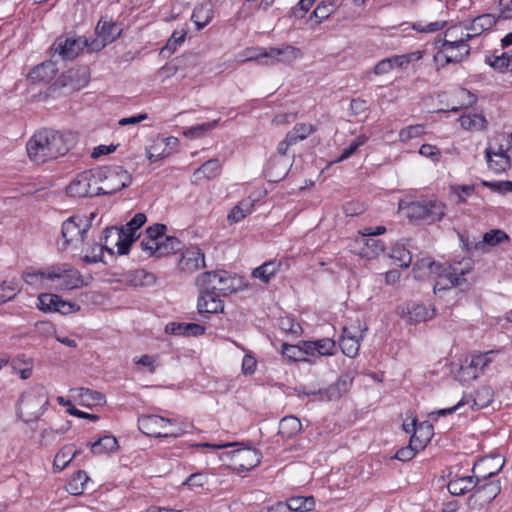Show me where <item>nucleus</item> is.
Here are the masks:
<instances>
[{"instance_id": "4468645a", "label": "nucleus", "mask_w": 512, "mask_h": 512, "mask_svg": "<svg viewBox=\"0 0 512 512\" xmlns=\"http://www.w3.org/2000/svg\"><path fill=\"white\" fill-rule=\"evenodd\" d=\"M440 44L439 51L434 55V61L445 66L450 63H459L470 54L468 44L443 45Z\"/></svg>"}, {"instance_id": "f704fd0d", "label": "nucleus", "mask_w": 512, "mask_h": 512, "mask_svg": "<svg viewBox=\"0 0 512 512\" xmlns=\"http://www.w3.org/2000/svg\"><path fill=\"white\" fill-rule=\"evenodd\" d=\"M301 428V422L297 417L287 416L279 423V434L284 438H291L300 432Z\"/></svg>"}, {"instance_id": "5fc2aeb1", "label": "nucleus", "mask_w": 512, "mask_h": 512, "mask_svg": "<svg viewBox=\"0 0 512 512\" xmlns=\"http://www.w3.org/2000/svg\"><path fill=\"white\" fill-rule=\"evenodd\" d=\"M131 282L134 285L150 286L155 284L156 277L153 273L147 272L144 269H138L132 273Z\"/></svg>"}, {"instance_id": "f3484780", "label": "nucleus", "mask_w": 512, "mask_h": 512, "mask_svg": "<svg viewBox=\"0 0 512 512\" xmlns=\"http://www.w3.org/2000/svg\"><path fill=\"white\" fill-rule=\"evenodd\" d=\"M352 327H344L342 336L339 340V346L344 355L353 358L358 355L360 349V341L363 338V332L367 330L352 331Z\"/></svg>"}, {"instance_id": "412c9836", "label": "nucleus", "mask_w": 512, "mask_h": 512, "mask_svg": "<svg viewBox=\"0 0 512 512\" xmlns=\"http://www.w3.org/2000/svg\"><path fill=\"white\" fill-rule=\"evenodd\" d=\"M55 45V51L58 52L63 59H74L87 45V40L82 37L77 39L66 38L64 40L60 38Z\"/></svg>"}, {"instance_id": "9d476101", "label": "nucleus", "mask_w": 512, "mask_h": 512, "mask_svg": "<svg viewBox=\"0 0 512 512\" xmlns=\"http://www.w3.org/2000/svg\"><path fill=\"white\" fill-rule=\"evenodd\" d=\"M353 379L350 375H341L337 381L326 388H312L301 386L296 388L297 395L300 396H319L322 401H332L341 398L347 393L352 385Z\"/></svg>"}, {"instance_id": "c9c22d12", "label": "nucleus", "mask_w": 512, "mask_h": 512, "mask_svg": "<svg viewBox=\"0 0 512 512\" xmlns=\"http://www.w3.org/2000/svg\"><path fill=\"white\" fill-rule=\"evenodd\" d=\"M22 287L17 279L3 281L0 284V305L14 299L20 293Z\"/></svg>"}, {"instance_id": "603ef678", "label": "nucleus", "mask_w": 512, "mask_h": 512, "mask_svg": "<svg viewBox=\"0 0 512 512\" xmlns=\"http://www.w3.org/2000/svg\"><path fill=\"white\" fill-rule=\"evenodd\" d=\"M281 353L289 362L307 361V359L303 357V351H301L300 345L283 343Z\"/></svg>"}, {"instance_id": "c03bdc74", "label": "nucleus", "mask_w": 512, "mask_h": 512, "mask_svg": "<svg viewBox=\"0 0 512 512\" xmlns=\"http://www.w3.org/2000/svg\"><path fill=\"white\" fill-rule=\"evenodd\" d=\"M209 475L206 472H196L188 476L182 483L183 486H188L190 490L199 493L204 490L208 484Z\"/></svg>"}, {"instance_id": "7ed1b4c3", "label": "nucleus", "mask_w": 512, "mask_h": 512, "mask_svg": "<svg viewBox=\"0 0 512 512\" xmlns=\"http://www.w3.org/2000/svg\"><path fill=\"white\" fill-rule=\"evenodd\" d=\"M49 404L48 393L43 385H35L23 392L18 403V414L26 422L37 421Z\"/></svg>"}, {"instance_id": "a18cd8bd", "label": "nucleus", "mask_w": 512, "mask_h": 512, "mask_svg": "<svg viewBox=\"0 0 512 512\" xmlns=\"http://www.w3.org/2000/svg\"><path fill=\"white\" fill-rule=\"evenodd\" d=\"M75 458V453L72 452V444L65 445L58 451L54 458L53 467L57 471L64 470L68 464Z\"/></svg>"}, {"instance_id": "58836bf2", "label": "nucleus", "mask_w": 512, "mask_h": 512, "mask_svg": "<svg viewBox=\"0 0 512 512\" xmlns=\"http://www.w3.org/2000/svg\"><path fill=\"white\" fill-rule=\"evenodd\" d=\"M290 511L308 512L314 509L315 500L312 496H297L287 500Z\"/></svg>"}, {"instance_id": "de8ad7c7", "label": "nucleus", "mask_w": 512, "mask_h": 512, "mask_svg": "<svg viewBox=\"0 0 512 512\" xmlns=\"http://www.w3.org/2000/svg\"><path fill=\"white\" fill-rule=\"evenodd\" d=\"M59 295L52 293H42L37 299V308L43 312H56L59 302Z\"/></svg>"}, {"instance_id": "e433bc0d", "label": "nucleus", "mask_w": 512, "mask_h": 512, "mask_svg": "<svg viewBox=\"0 0 512 512\" xmlns=\"http://www.w3.org/2000/svg\"><path fill=\"white\" fill-rule=\"evenodd\" d=\"M181 248V242L177 237L165 236L159 242L155 243V250H158V257L174 253Z\"/></svg>"}, {"instance_id": "774afa93", "label": "nucleus", "mask_w": 512, "mask_h": 512, "mask_svg": "<svg viewBox=\"0 0 512 512\" xmlns=\"http://www.w3.org/2000/svg\"><path fill=\"white\" fill-rule=\"evenodd\" d=\"M419 153L424 157L430 158L434 162H438L441 157L440 149L431 144H423L419 149Z\"/></svg>"}, {"instance_id": "0eeeda50", "label": "nucleus", "mask_w": 512, "mask_h": 512, "mask_svg": "<svg viewBox=\"0 0 512 512\" xmlns=\"http://www.w3.org/2000/svg\"><path fill=\"white\" fill-rule=\"evenodd\" d=\"M406 210V215L411 220L424 221L428 224L440 221L445 215L446 206L437 199H421L399 206Z\"/></svg>"}, {"instance_id": "6e6552de", "label": "nucleus", "mask_w": 512, "mask_h": 512, "mask_svg": "<svg viewBox=\"0 0 512 512\" xmlns=\"http://www.w3.org/2000/svg\"><path fill=\"white\" fill-rule=\"evenodd\" d=\"M47 280L56 290L78 289L85 285L81 273L67 263L47 267Z\"/></svg>"}, {"instance_id": "e2e57ef3", "label": "nucleus", "mask_w": 512, "mask_h": 512, "mask_svg": "<svg viewBox=\"0 0 512 512\" xmlns=\"http://www.w3.org/2000/svg\"><path fill=\"white\" fill-rule=\"evenodd\" d=\"M420 450L421 449L416 448L415 445L410 441L408 446L402 447L396 452L395 458L404 462L409 461L413 459L416 453Z\"/></svg>"}, {"instance_id": "79ce46f5", "label": "nucleus", "mask_w": 512, "mask_h": 512, "mask_svg": "<svg viewBox=\"0 0 512 512\" xmlns=\"http://www.w3.org/2000/svg\"><path fill=\"white\" fill-rule=\"evenodd\" d=\"M253 203L250 199L242 200L228 214L227 219L232 223H237L251 213Z\"/></svg>"}, {"instance_id": "9b49d317", "label": "nucleus", "mask_w": 512, "mask_h": 512, "mask_svg": "<svg viewBox=\"0 0 512 512\" xmlns=\"http://www.w3.org/2000/svg\"><path fill=\"white\" fill-rule=\"evenodd\" d=\"M471 270V265L461 268L459 265L440 264V268L434 273L436 276L435 284L433 286L434 293L437 294L441 291H446L456 286H460L466 281L463 276Z\"/></svg>"}, {"instance_id": "a211bd4d", "label": "nucleus", "mask_w": 512, "mask_h": 512, "mask_svg": "<svg viewBox=\"0 0 512 512\" xmlns=\"http://www.w3.org/2000/svg\"><path fill=\"white\" fill-rule=\"evenodd\" d=\"M179 269L183 272L193 273L205 267V256L202 250L196 246L187 248L178 263Z\"/></svg>"}, {"instance_id": "2f4dec72", "label": "nucleus", "mask_w": 512, "mask_h": 512, "mask_svg": "<svg viewBox=\"0 0 512 512\" xmlns=\"http://www.w3.org/2000/svg\"><path fill=\"white\" fill-rule=\"evenodd\" d=\"M281 262L271 260L263 263L252 271V276L268 283L279 271Z\"/></svg>"}, {"instance_id": "72a5a7b5", "label": "nucleus", "mask_w": 512, "mask_h": 512, "mask_svg": "<svg viewBox=\"0 0 512 512\" xmlns=\"http://www.w3.org/2000/svg\"><path fill=\"white\" fill-rule=\"evenodd\" d=\"M221 170V164L218 159L213 158L209 159L205 163H203L195 172L194 176L200 179H213L215 178Z\"/></svg>"}, {"instance_id": "052dcab7", "label": "nucleus", "mask_w": 512, "mask_h": 512, "mask_svg": "<svg viewBox=\"0 0 512 512\" xmlns=\"http://www.w3.org/2000/svg\"><path fill=\"white\" fill-rule=\"evenodd\" d=\"M317 354L320 356H330L335 352V341L330 338H323L315 341Z\"/></svg>"}, {"instance_id": "338daca9", "label": "nucleus", "mask_w": 512, "mask_h": 512, "mask_svg": "<svg viewBox=\"0 0 512 512\" xmlns=\"http://www.w3.org/2000/svg\"><path fill=\"white\" fill-rule=\"evenodd\" d=\"M80 309H81V307L77 303L71 302V301H65L62 299L61 296L59 297V302H58L56 312H58L62 315H69V314L78 312Z\"/></svg>"}, {"instance_id": "49530a36", "label": "nucleus", "mask_w": 512, "mask_h": 512, "mask_svg": "<svg viewBox=\"0 0 512 512\" xmlns=\"http://www.w3.org/2000/svg\"><path fill=\"white\" fill-rule=\"evenodd\" d=\"M472 399V409H481L487 407L492 402V391L489 387H483L476 391L475 396L466 397V400L470 402Z\"/></svg>"}, {"instance_id": "f8f14e48", "label": "nucleus", "mask_w": 512, "mask_h": 512, "mask_svg": "<svg viewBox=\"0 0 512 512\" xmlns=\"http://www.w3.org/2000/svg\"><path fill=\"white\" fill-rule=\"evenodd\" d=\"M174 419L165 418L159 415H143L138 419V428L146 436L154 438L162 437H179L185 431L182 427H178L176 431H162L165 424H172Z\"/></svg>"}, {"instance_id": "bb28decb", "label": "nucleus", "mask_w": 512, "mask_h": 512, "mask_svg": "<svg viewBox=\"0 0 512 512\" xmlns=\"http://www.w3.org/2000/svg\"><path fill=\"white\" fill-rule=\"evenodd\" d=\"M464 27L461 25H455L448 28L444 33V38H438L435 41V45L443 43V45H454V44H467V41L471 39L469 33L464 32Z\"/></svg>"}, {"instance_id": "f03ea898", "label": "nucleus", "mask_w": 512, "mask_h": 512, "mask_svg": "<svg viewBox=\"0 0 512 512\" xmlns=\"http://www.w3.org/2000/svg\"><path fill=\"white\" fill-rule=\"evenodd\" d=\"M70 135L55 130L43 129L36 132L27 142L29 158L37 164L55 160L65 155L71 147Z\"/></svg>"}, {"instance_id": "4c0bfd02", "label": "nucleus", "mask_w": 512, "mask_h": 512, "mask_svg": "<svg viewBox=\"0 0 512 512\" xmlns=\"http://www.w3.org/2000/svg\"><path fill=\"white\" fill-rule=\"evenodd\" d=\"M459 239L462 244V248L472 256L477 253H487L488 249H486L485 244L482 240H478L476 237H470L464 233H458Z\"/></svg>"}, {"instance_id": "37998d69", "label": "nucleus", "mask_w": 512, "mask_h": 512, "mask_svg": "<svg viewBox=\"0 0 512 512\" xmlns=\"http://www.w3.org/2000/svg\"><path fill=\"white\" fill-rule=\"evenodd\" d=\"M89 477L83 470H79L70 479L67 486V491L72 495H80L84 492L85 486Z\"/></svg>"}, {"instance_id": "f257e3e1", "label": "nucleus", "mask_w": 512, "mask_h": 512, "mask_svg": "<svg viewBox=\"0 0 512 512\" xmlns=\"http://www.w3.org/2000/svg\"><path fill=\"white\" fill-rule=\"evenodd\" d=\"M195 284L199 290L197 309L200 314L222 312L224 303L220 297L237 291L236 277L225 270L203 272L197 276Z\"/></svg>"}, {"instance_id": "864d4df0", "label": "nucleus", "mask_w": 512, "mask_h": 512, "mask_svg": "<svg viewBox=\"0 0 512 512\" xmlns=\"http://www.w3.org/2000/svg\"><path fill=\"white\" fill-rule=\"evenodd\" d=\"M47 70H52V65L42 63L30 71L29 78L33 82H48L52 75Z\"/></svg>"}, {"instance_id": "dca6fc26", "label": "nucleus", "mask_w": 512, "mask_h": 512, "mask_svg": "<svg viewBox=\"0 0 512 512\" xmlns=\"http://www.w3.org/2000/svg\"><path fill=\"white\" fill-rule=\"evenodd\" d=\"M234 461L235 468L238 471H250L260 464L262 454L253 448H241L230 452Z\"/></svg>"}, {"instance_id": "393cba45", "label": "nucleus", "mask_w": 512, "mask_h": 512, "mask_svg": "<svg viewBox=\"0 0 512 512\" xmlns=\"http://www.w3.org/2000/svg\"><path fill=\"white\" fill-rule=\"evenodd\" d=\"M496 23L497 18L493 14H483L474 18L469 24H466L464 29L473 39L484 31L491 29Z\"/></svg>"}, {"instance_id": "13d9d810", "label": "nucleus", "mask_w": 512, "mask_h": 512, "mask_svg": "<svg viewBox=\"0 0 512 512\" xmlns=\"http://www.w3.org/2000/svg\"><path fill=\"white\" fill-rule=\"evenodd\" d=\"M46 273L47 268L37 271H25L22 274V278L27 284L37 286L42 283L43 280H47Z\"/></svg>"}, {"instance_id": "c85d7f7f", "label": "nucleus", "mask_w": 512, "mask_h": 512, "mask_svg": "<svg viewBox=\"0 0 512 512\" xmlns=\"http://www.w3.org/2000/svg\"><path fill=\"white\" fill-rule=\"evenodd\" d=\"M440 268V263H436L432 258L425 257L419 259L413 265V274L416 279H423L425 277L434 275L437 269Z\"/></svg>"}, {"instance_id": "b1692460", "label": "nucleus", "mask_w": 512, "mask_h": 512, "mask_svg": "<svg viewBox=\"0 0 512 512\" xmlns=\"http://www.w3.org/2000/svg\"><path fill=\"white\" fill-rule=\"evenodd\" d=\"M122 30L121 24L101 18L96 26V32L103 42L101 47L112 43L120 37Z\"/></svg>"}, {"instance_id": "5701e85b", "label": "nucleus", "mask_w": 512, "mask_h": 512, "mask_svg": "<svg viewBox=\"0 0 512 512\" xmlns=\"http://www.w3.org/2000/svg\"><path fill=\"white\" fill-rule=\"evenodd\" d=\"M485 158L489 169L496 174H500L510 168V157L500 147L498 151H493L491 147L485 149Z\"/></svg>"}, {"instance_id": "09e8293b", "label": "nucleus", "mask_w": 512, "mask_h": 512, "mask_svg": "<svg viewBox=\"0 0 512 512\" xmlns=\"http://www.w3.org/2000/svg\"><path fill=\"white\" fill-rule=\"evenodd\" d=\"M390 257L398 262L400 267H408L412 261L410 251L402 244H396L391 249Z\"/></svg>"}, {"instance_id": "680f3d73", "label": "nucleus", "mask_w": 512, "mask_h": 512, "mask_svg": "<svg viewBox=\"0 0 512 512\" xmlns=\"http://www.w3.org/2000/svg\"><path fill=\"white\" fill-rule=\"evenodd\" d=\"M166 230V225L161 223H155L146 229V236L147 238H150L154 242H159L161 239H163Z\"/></svg>"}, {"instance_id": "3c124183", "label": "nucleus", "mask_w": 512, "mask_h": 512, "mask_svg": "<svg viewBox=\"0 0 512 512\" xmlns=\"http://www.w3.org/2000/svg\"><path fill=\"white\" fill-rule=\"evenodd\" d=\"M509 237L508 235L500 230V229H493L489 232H486L483 235V243L485 244L486 249L489 250L490 247H494L504 241H508Z\"/></svg>"}, {"instance_id": "a878e982", "label": "nucleus", "mask_w": 512, "mask_h": 512, "mask_svg": "<svg viewBox=\"0 0 512 512\" xmlns=\"http://www.w3.org/2000/svg\"><path fill=\"white\" fill-rule=\"evenodd\" d=\"M165 331L179 336H200L205 333V327L197 323L171 322L166 325Z\"/></svg>"}, {"instance_id": "1a4fd4ad", "label": "nucleus", "mask_w": 512, "mask_h": 512, "mask_svg": "<svg viewBox=\"0 0 512 512\" xmlns=\"http://www.w3.org/2000/svg\"><path fill=\"white\" fill-rule=\"evenodd\" d=\"M90 229V220L81 215H73L62 223L61 228V250H66L69 246L78 247L83 244Z\"/></svg>"}, {"instance_id": "cd10ccee", "label": "nucleus", "mask_w": 512, "mask_h": 512, "mask_svg": "<svg viewBox=\"0 0 512 512\" xmlns=\"http://www.w3.org/2000/svg\"><path fill=\"white\" fill-rule=\"evenodd\" d=\"M475 474L472 476L455 477L449 480L447 489L454 496L464 495L469 491H474Z\"/></svg>"}, {"instance_id": "ddd939ff", "label": "nucleus", "mask_w": 512, "mask_h": 512, "mask_svg": "<svg viewBox=\"0 0 512 512\" xmlns=\"http://www.w3.org/2000/svg\"><path fill=\"white\" fill-rule=\"evenodd\" d=\"M94 170L79 173L67 186L66 192L71 197H95L99 196Z\"/></svg>"}, {"instance_id": "6ab92c4d", "label": "nucleus", "mask_w": 512, "mask_h": 512, "mask_svg": "<svg viewBox=\"0 0 512 512\" xmlns=\"http://www.w3.org/2000/svg\"><path fill=\"white\" fill-rule=\"evenodd\" d=\"M498 350H489L486 352H475L471 355V361L466 367L462 366L461 371L467 373L469 377L477 378V372L484 370L494 359Z\"/></svg>"}, {"instance_id": "bf43d9fd", "label": "nucleus", "mask_w": 512, "mask_h": 512, "mask_svg": "<svg viewBox=\"0 0 512 512\" xmlns=\"http://www.w3.org/2000/svg\"><path fill=\"white\" fill-rule=\"evenodd\" d=\"M424 132V126L421 124L410 125L400 130L399 139L402 142H407L413 138H417Z\"/></svg>"}, {"instance_id": "c756f323", "label": "nucleus", "mask_w": 512, "mask_h": 512, "mask_svg": "<svg viewBox=\"0 0 512 512\" xmlns=\"http://www.w3.org/2000/svg\"><path fill=\"white\" fill-rule=\"evenodd\" d=\"M212 18L213 9L209 3H202L196 6L191 16V20L194 22L198 30H201L208 25Z\"/></svg>"}, {"instance_id": "473e14b6", "label": "nucleus", "mask_w": 512, "mask_h": 512, "mask_svg": "<svg viewBox=\"0 0 512 512\" xmlns=\"http://www.w3.org/2000/svg\"><path fill=\"white\" fill-rule=\"evenodd\" d=\"M459 122L463 129L475 131L485 130L488 125L485 116L478 113L463 115L459 118Z\"/></svg>"}, {"instance_id": "0e129e2a", "label": "nucleus", "mask_w": 512, "mask_h": 512, "mask_svg": "<svg viewBox=\"0 0 512 512\" xmlns=\"http://www.w3.org/2000/svg\"><path fill=\"white\" fill-rule=\"evenodd\" d=\"M446 26V21L430 22L427 25L421 23L413 24L412 28L417 32L432 33L442 30Z\"/></svg>"}, {"instance_id": "423d86ee", "label": "nucleus", "mask_w": 512, "mask_h": 512, "mask_svg": "<svg viewBox=\"0 0 512 512\" xmlns=\"http://www.w3.org/2000/svg\"><path fill=\"white\" fill-rule=\"evenodd\" d=\"M147 217L144 213H137L133 218L121 228L106 227L104 229V238H114V245L117 246L119 255H126L130 251L133 242L136 241V232L146 223Z\"/></svg>"}, {"instance_id": "6e6d98bb", "label": "nucleus", "mask_w": 512, "mask_h": 512, "mask_svg": "<svg viewBox=\"0 0 512 512\" xmlns=\"http://www.w3.org/2000/svg\"><path fill=\"white\" fill-rule=\"evenodd\" d=\"M187 35V31L185 29L175 30L171 37L168 39L166 45L163 47L162 51H168L170 54L174 53L179 45H181Z\"/></svg>"}, {"instance_id": "aec40b11", "label": "nucleus", "mask_w": 512, "mask_h": 512, "mask_svg": "<svg viewBox=\"0 0 512 512\" xmlns=\"http://www.w3.org/2000/svg\"><path fill=\"white\" fill-rule=\"evenodd\" d=\"M110 238H104V231L99 242H93L86 248V254L82 257V261L87 264L103 262V252L107 251L110 255H114V250L109 245Z\"/></svg>"}, {"instance_id": "39448f33", "label": "nucleus", "mask_w": 512, "mask_h": 512, "mask_svg": "<svg viewBox=\"0 0 512 512\" xmlns=\"http://www.w3.org/2000/svg\"><path fill=\"white\" fill-rule=\"evenodd\" d=\"M491 461L492 459H482L475 463L473 467V473H475V487L471 497L475 498V501L479 502L481 505L492 502L501 492L499 481H488V478L496 475L501 470L502 465L495 471L484 474L480 473V470L488 466Z\"/></svg>"}, {"instance_id": "8fccbe9b", "label": "nucleus", "mask_w": 512, "mask_h": 512, "mask_svg": "<svg viewBox=\"0 0 512 512\" xmlns=\"http://www.w3.org/2000/svg\"><path fill=\"white\" fill-rule=\"evenodd\" d=\"M486 62L494 69L504 71V69H507L511 65L512 60H510L509 52H503L500 55H497L495 52L492 55L486 56Z\"/></svg>"}, {"instance_id": "ea45409f", "label": "nucleus", "mask_w": 512, "mask_h": 512, "mask_svg": "<svg viewBox=\"0 0 512 512\" xmlns=\"http://www.w3.org/2000/svg\"><path fill=\"white\" fill-rule=\"evenodd\" d=\"M316 131V128L312 124L297 123L292 130L286 135L289 137V141H292L294 145L299 141L306 139L312 133Z\"/></svg>"}, {"instance_id": "20e7f679", "label": "nucleus", "mask_w": 512, "mask_h": 512, "mask_svg": "<svg viewBox=\"0 0 512 512\" xmlns=\"http://www.w3.org/2000/svg\"><path fill=\"white\" fill-rule=\"evenodd\" d=\"M94 171L98 186L95 192L99 196L115 194L132 182L131 174L119 165L103 166Z\"/></svg>"}, {"instance_id": "4d7b16f0", "label": "nucleus", "mask_w": 512, "mask_h": 512, "mask_svg": "<svg viewBox=\"0 0 512 512\" xmlns=\"http://www.w3.org/2000/svg\"><path fill=\"white\" fill-rule=\"evenodd\" d=\"M365 239L366 251L365 255L368 257L378 256L385 251V244L383 241L375 239L374 237L367 236Z\"/></svg>"}, {"instance_id": "2eb2a0df", "label": "nucleus", "mask_w": 512, "mask_h": 512, "mask_svg": "<svg viewBox=\"0 0 512 512\" xmlns=\"http://www.w3.org/2000/svg\"><path fill=\"white\" fill-rule=\"evenodd\" d=\"M300 55V50L291 45L269 47L266 48V53L261 54L262 58H265V65H275L277 63L290 64Z\"/></svg>"}, {"instance_id": "69168bd1", "label": "nucleus", "mask_w": 512, "mask_h": 512, "mask_svg": "<svg viewBox=\"0 0 512 512\" xmlns=\"http://www.w3.org/2000/svg\"><path fill=\"white\" fill-rule=\"evenodd\" d=\"M218 123V120H214L212 122L203 123L194 127H191L187 132H185V135L192 136V137H200L204 135L207 131L213 129L216 127Z\"/></svg>"}, {"instance_id": "4be33fe9", "label": "nucleus", "mask_w": 512, "mask_h": 512, "mask_svg": "<svg viewBox=\"0 0 512 512\" xmlns=\"http://www.w3.org/2000/svg\"><path fill=\"white\" fill-rule=\"evenodd\" d=\"M411 425L413 427V434L410 437V441L416 448L423 450L433 436V426L428 421L418 423L417 419H413Z\"/></svg>"}, {"instance_id": "a19ab883", "label": "nucleus", "mask_w": 512, "mask_h": 512, "mask_svg": "<svg viewBox=\"0 0 512 512\" xmlns=\"http://www.w3.org/2000/svg\"><path fill=\"white\" fill-rule=\"evenodd\" d=\"M434 312V309H429L423 304H413L408 311L409 321L412 323L427 321L433 318Z\"/></svg>"}, {"instance_id": "7c9ffc66", "label": "nucleus", "mask_w": 512, "mask_h": 512, "mask_svg": "<svg viewBox=\"0 0 512 512\" xmlns=\"http://www.w3.org/2000/svg\"><path fill=\"white\" fill-rule=\"evenodd\" d=\"M94 455L111 453L118 449L117 439L112 435H104L93 443L87 444Z\"/></svg>"}]
</instances>
